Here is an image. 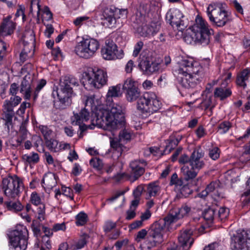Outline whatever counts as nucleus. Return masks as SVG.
Masks as SVG:
<instances>
[{
	"label": "nucleus",
	"mask_w": 250,
	"mask_h": 250,
	"mask_svg": "<svg viewBox=\"0 0 250 250\" xmlns=\"http://www.w3.org/2000/svg\"><path fill=\"white\" fill-rule=\"evenodd\" d=\"M146 190V199H149L152 197L156 196L160 190V187L157 182H152L148 184Z\"/></svg>",
	"instance_id": "obj_28"
},
{
	"label": "nucleus",
	"mask_w": 250,
	"mask_h": 250,
	"mask_svg": "<svg viewBox=\"0 0 250 250\" xmlns=\"http://www.w3.org/2000/svg\"><path fill=\"white\" fill-rule=\"evenodd\" d=\"M207 14L212 25L216 27H223L229 21L228 12L221 2L210 3L207 8Z\"/></svg>",
	"instance_id": "obj_7"
},
{
	"label": "nucleus",
	"mask_w": 250,
	"mask_h": 250,
	"mask_svg": "<svg viewBox=\"0 0 250 250\" xmlns=\"http://www.w3.org/2000/svg\"><path fill=\"white\" fill-rule=\"evenodd\" d=\"M140 59L139 67L144 74L150 75L159 69V63L155 61V59L148 51H143L140 55Z\"/></svg>",
	"instance_id": "obj_14"
},
{
	"label": "nucleus",
	"mask_w": 250,
	"mask_h": 250,
	"mask_svg": "<svg viewBox=\"0 0 250 250\" xmlns=\"http://www.w3.org/2000/svg\"><path fill=\"white\" fill-rule=\"evenodd\" d=\"M22 159L24 163L30 165L37 163L40 159L38 154L35 152H33L31 155H23Z\"/></svg>",
	"instance_id": "obj_32"
},
{
	"label": "nucleus",
	"mask_w": 250,
	"mask_h": 250,
	"mask_svg": "<svg viewBox=\"0 0 250 250\" xmlns=\"http://www.w3.org/2000/svg\"><path fill=\"white\" fill-rule=\"evenodd\" d=\"M45 26L46 30L45 31V34L47 38H49L51 34L53 33L54 29L51 24H47Z\"/></svg>",
	"instance_id": "obj_63"
},
{
	"label": "nucleus",
	"mask_w": 250,
	"mask_h": 250,
	"mask_svg": "<svg viewBox=\"0 0 250 250\" xmlns=\"http://www.w3.org/2000/svg\"><path fill=\"white\" fill-rule=\"evenodd\" d=\"M28 106H29L30 105V104L29 103H26L25 102H23L20 105V107L19 108V109L17 110V114L19 115H22L24 113L25 110L26 108V107Z\"/></svg>",
	"instance_id": "obj_62"
},
{
	"label": "nucleus",
	"mask_w": 250,
	"mask_h": 250,
	"mask_svg": "<svg viewBox=\"0 0 250 250\" xmlns=\"http://www.w3.org/2000/svg\"><path fill=\"white\" fill-rule=\"evenodd\" d=\"M229 209L226 208H221L218 211V217L221 220L226 219L229 215Z\"/></svg>",
	"instance_id": "obj_50"
},
{
	"label": "nucleus",
	"mask_w": 250,
	"mask_h": 250,
	"mask_svg": "<svg viewBox=\"0 0 250 250\" xmlns=\"http://www.w3.org/2000/svg\"><path fill=\"white\" fill-rule=\"evenodd\" d=\"M24 45L31 44L33 45L35 41V37L33 31H25L22 36Z\"/></svg>",
	"instance_id": "obj_34"
},
{
	"label": "nucleus",
	"mask_w": 250,
	"mask_h": 250,
	"mask_svg": "<svg viewBox=\"0 0 250 250\" xmlns=\"http://www.w3.org/2000/svg\"><path fill=\"white\" fill-rule=\"evenodd\" d=\"M90 112L88 108L85 107L82 109L78 113L74 112V115L71 118V124L73 125H79L81 133L84 131L87 127L83 124V122L87 121L90 118Z\"/></svg>",
	"instance_id": "obj_17"
},
{
	"label": "nucleus",
	"mask_w": 250,
	"mask_h": 250,
	"mask_svg": "<svg viewBox=\"0 0 250 250\" xmlns=\"http://www.w3.org/2000/svg\"><path fill=\"white\" fill-rule=\"evenodd\" d=\"M10 248L25 250L27 246L28 231L26 227L20 226L7 234Z\"/></svg>",
	"instance_id": "obj_9"
},
{
	"label": "nucleus",
	"mask_w": 250,
	"mask_h": 250,
	"mask_svg": "<svg viewBox=\"0 0 250 250\" xmlns=\"http://www.w3.org/2000/svg\"><path fill=\"white\" fill-rule=\"evenodd\" d=\"M214 94L215 97H218L221 100H224L231 95V91L229 88L217 87L215 89Z\"/></svg>",
	"instance_id": "obj_31"
},
{
	"label": "nucleus",
	"mask_w": 250,
	"mask_h": 250,
	"mask_svg": "<svg viewBox=\"0 0 250 250\" xmlns=\"http://www.w3.org/2000/svg\"><path fill=\"white\" fill-rule=\"evenodd\" d=\"M76 224L78 226L85 225L87 221V215L83 212H81L76 216Z\"/></svg>",
	"instance_id": "obj_41"
},
{
	"label": "nucleus",
	"mask_w": 250,
	"mask_h": 250,
	"mask_svg": "<svg viewBox=\"0 0 250 250\" xmlns=\"http://www.w3.org/2000/svg\"><path fill=\"white\" fill-rule=\"evenodd\" d=\"M132 133L131 131L128 129H124L122 130L119 134V138L120 141L123 143L129 141L132 137Z\"/></svg>",
	"instance_id": "obj_38"
},
{
	"label": "nucleus",
	"mask_w": 250,
	"mask_h": 250,
	"mask_svg": "<svg viewBox=\"0 0 250 250\" xmlns=\"http://www.w3.org/2000/svg\"><path fill=\"white\" fill-rule=\"evenodd\" d=\"M52 55L54 56L55 60H58L60 57H62L61 50L59 47L54 48L52 50Z\"/></svg>",
	"instance_id": "obj_61"
},
{
	"label": "nucleus",
	"mask_w": 250,
	"mask_h": 250,
	"mask_svg": "<svg viewBox=\"0 0 250 250\" xmlns=\"http://www.w3.org/2000/svg\"><path fill=\"white\" fill-rule=\"evenodd\" d=\"M212 29H209L208 23L202 19L198 23L187 30L184 40L188 44L193 42L202 45L209 44L211 36Z\"/></svg>",
	"instance_id": "obj_5"
},
{
	"label": "nucleus",
	"mask_w": 250,
	"mask_h": 250,
	"mask_svg": "<svg viewBox=\"0 0 250 250\" xmlns=\"http://www.w3.org/2000/svg\"><path fill=\"white\" fill-rule=\"evenodd\" d=\"M220 155L219 149L217 147H214L210 149L209 151V156L212 160L218 159Z\"/></svg>",
	"instance_id": "obj_49"
},
{
	"label": "nucleus",
	"mask_w": 250,
	"mask_h": 250,
	"mask_svg": "<svg viewBox=\"0 0 250 250\" xmlns=\"http://www.w3.org/2000/svg\"><path fill=\"white\" fill-rule=\"evenodd\" d=\"M19 90V86L16 83H13L10 85L9 93L12 96H15Z\"/></svg>",
	"instance_id": "obj_64"
},
{
	"label": "nucleus",
	"mask_w": 250,
	"mask_h": 250,
	"mask_svg": "<svg viewBox=\"0 0 250 250\" xmlns=\"http://www.w3.org/2000/svg\"><path fill=\"white\" fill-rule=\"evenodd\" d=\"M11 16H9L3 19L1 23L0 31L3 36L10 35L15 28V23L11 21Z\"/></svg>",
	"instance_id": "obj_24"
},
{
	"label": "nucleus",
	"mask_w": 250,
	"mask_h": 250,
	"mask_svg": "<svg viewBox=\"0 0 250 250\" xmlns=\"http://www.w3.org/2000/svg\"><path fill=\"white\" fill-rule=\"evenodd\" d=\"M45 144L46 147L51 151L57 152L62 150V144H59V142L55 139L51 138L45 141Z\"/></svg>",
	"instance_id": "obj_29"
},
{
	"label": "nucleus",
	"mask_w": 250,
	"mask_h": 250,
	"mask_svg": "<svg viewBox=\"0 0 250 250\" xmlns=\"http://www.w3.org/2000/svg\"><path fill=\"white\" fill-rule=\"evenodd\" d=\"M217 184L214 182H211L206 187L208 193H212V196H216L218 197H222L221 193L218 192L217 189Z\"/></svg>",
	"instance_id": "obj_42"
},
{
	"label": "nucleus",
	"mask_w": 250,
	"mask_h": 250,
	"mask_svg": "<svg viewBox=\"0 0 250 250\" xmlns=\"http://www.w3.org/2000/svg\"><path fill=\"white\" fill-rule=\"evenodd\" d=\"M161 102L154 92L144 93L137 101V108L142 113L152 114L161 108Z\"/></svg>",
	"instance_id": "obj_8"
},
{
	"label": "nucleus",
	"mask_w": 250,
	"mask_h": 250,
	"mask_svg": "<svg viewBox=\"0 0 250 250\" xmlns=\"http://www.w3.org/2000/svg\"><path fill=\"white\" fill-rule=\"evenodd\" d=\"M40 129L42 134L45 141L51 139L50 136L52 134V130L48 128L46 126L42 125L40 126Z\"/></svg>",
	"instance_id": "obj_44"
},
{
	"label": "nucleus",
	"mask_w": 250,
	"mask_h": 250,
	"mask_svg": "<svg viewBox=\"0 0 250 250\" xmlns=\"http://www.w3.org/2000/svg\"><path fill=\"white\" fill-rule=\"evenodd\" d=\"M84 86L86 89L100 88L107 84L108 76L104 70L95 68L86 74Z\"/></svg>",
	"instance_id": "obj_10"
},
{
	"label": "nucleus",
	"mask_w": 250,
	"mask_h": 250,
	"mask_svg": "<svg viewBox=\"0 0 250 250\" xmlns=\"http://www.w3.org/2000/svg\"><path fill=\"white\" fill-rule=\"evenodd\" d=\"M46 81L42 79L40 81V82L38 83L35 91L34 93V98H36L38 94L40 92V91L43 88V87L46 84Z\"/></svg>",
	"instance_id": "obj_56"
},
{
	"label": "nucleus",
	"mask_w": 250,
	"mask_h": 250,
	"mask_svg": "<svg viewBox=\"0 0 250 250\" xmlns=\"http://www.w3.org/2000/svg\"><path fill=\"white\" fill-rule=\"evenodd\" d=\"M62 191L63 195L69 197L71 200H74V196L73 194L72 189L70 188L62 187Z\"/></svg>",
	"instance_id": "obj_57"
},
{
	"label": "nucleus",
	"mask_w": 250,
	"mask_h": 250,
	"mask_svg": "<svg viewBox=\"0 0 250 250\" xmlns=\"http://www.w3.org/2000/svg\"><path fill=\"white\" fill-rule=\"evenodd\" d=\"M42 184L45 188L52 189L57 184L55 174L51 173L45 174L42 181Z\"/></svg>",
	"instance_id": "obj_26"
},
{
	"label": "nucleus",
	"mask_w": 250,
	"mask_h": 250,
	"mask_svg": "<svg viewBox=\"0 0 250 250\" xmlns=\"http://www.w3.org/2000/svg\"><path fill=\"white\" fill-rule=\"evenodd\" d=\"M116 226V223H114L110 221H107L105 222L104 226V231L105 232H110L112 229H114Z\"/></svg>",
	"instance_id": "obj_52"
},
{
	"label": "nucleus",
	"mask_w": 250,
	"mask_h": 250,
	"mask_svg": "<svg viewBox=\"0 0 250 250\" xmlns=\"http://www.w3.org/2000/svg\"><path fill=\"white\" fill-rule=\"evenodd\" d=\"M212 103L211 97L206 96V98L203 101L202 105L203 107H205V109H207L210 107Z\"/></svg>",
	"instance_id": "obj_60"
},
{
	"label": "nucleus",
	"mask_w": 250,
	"mask_h": 250,
	"mask_svg": "<svg viewBox=\"0 0 250 250\" xmlns=\"http://www.w3.org/2000/svg\"><path fill=\"white\" fill-rule=\"evenodd\" d=\"M30 202L36 206H38L42 203L40 196L36 192L32 193L30 196Z\"/></svg>",
	"instance_id": "obj_45"
},
{
	"label": "nucleus",
	"mask_w": 250,
	"mask_h": 250,
	"mask_svg": "<svg viewBox=\"0 0 250 250\" xmlns=\"http://www.w3.org/2000/svg\"><path fill=\"white\" fill-rule=\"evenodd\" d=\"M126 100L129 102H133L141 97V90L139 88L137 82L132 79L128 78L123 85Z\"/></svg>",
	"instance_id": "obj_16"
},
{
	"label": "nucleus",
	"mask_w": 250,
	"mask_h": 250,
	"mask_svg": "<svg viewBox=\"0 0 250 250\" xmlns=\"http://www.w3.org/2000/svg\"><path fill=\"white\" fill-rule=\"evenodd\" d=\"M22 182L16 175L9 176L2 180V188L6 196L15 199L19 196Z\"/></svg>",
	"instance_id": "obj_13"
},
{
	"label": "nucleus",
	"mask_w": 250,
	"mask_h": 250,
	"mask_svg": "<svg viewBox=\"0 0 250 250\" xmlns=\"http://www.w3.org/2000/svg\"><path fill=\"white\" fill-rule=\"evenodd\" d=\"M33 78L30 74L26 75L21 83L20 92L21 93L24 92V98L29 100L31 97L32 92L31 84Z\"/></svg>",
	"instance_id": "obj_23"
},
{
	"label": "nucleus",
	"mask_w": 250,
	"mask_h": 250,
	"mask_svg": "<svg viewBox=\"0 0 250 250\" xmlns=\"http://www.w3.org/2000/svg\"><path fill=\"white\" fill-rule=\"evenodd\" d=\"M215 209L212 208H209L205 209L203 213L204 218L208 223H212L214 219Z\"/></svg>",
	"instance_id": "obj_39"
},
{
	"label": "nucleus",
	"mask_w": 250,
	"mask_h": 250,
	"mask_svg": "<svg viewBox=\"0 0 250 250\" xmlns=\"http://www.w3.org/2000/svg\"><path fill=\"white\" fill-rule=\"evenodd\" d=\"M148 230L147 231L146 229H142L137 232L136 237V240L137 242L140 241L141 239H143L147 235L148 236Z\"/></svg>",
	"instance_id": "obj_53"
},
{
	"label": "nucleus",
	"mask_w": 250,
	"mask_h": 250,
	"mask_svg": "<svg viewBox=\"0 0 250 250\" xmlns=\"http://www.w3.org/2000/svg\"><path fill=\"white\" fill-rule=\"evenodd\" d=\"M4 204L9 210L14 212L21 211L23 208V206L19 202L6 201Z\"/></svg>",
	"instance_id": "obj_37"
},
{
	"label": "nucleus",
	"mask_w": 250,
	"mask_h": 250,
	"mask_svg": "<svg viewBox=\"0 0 250 250\" xmlns=\"http://www.w3.org/2000/svg\"><path fill=\"white\" fill-rule=\"evenodd\" d=\"M231 125L229 122L221 123L218 126V129L221 131V133H226L230 128Z\"/></svg>",
	"instance_id": "obj_48"
},
{
	"label": "nucleus",
	"mask_w": 250,
	"mask_h": 250,
	"mask_svg": "<svg viewBox=\"0 0 250 250\" xmlns=\"http://www.w3.org/2000/svg\"><path fill=\"white\" fill-rule=\"evenodd\" d=\"M19 136L22 138V139H25L27 137V130L26 127V123L24 122L22 123L19 130Z\"/></svg>",
	"instance_id": "obj_51"
},
{
	"label": "nucleus",
	"mask_w": 250,
	"mask_h": 250,
	"mask_svg": "<svg viewBox=\"0 0 250 250\" xmlns=\"http://www.w3.org/2000/svg\"><path fill=\"white\" fill-rule=\"evenodd\" d=\"M138 33L143 37H148V33L147 32V25L143 24L138 27H135Z\"/></svg>",
	"instance_id": "obj_46"
},
{
	"label": "nucleus",
	"mask_w": 250,
	"mask_h": 250,
	"mask_svg": "<svg viewBox=\"0 0 250 250\" xmlns=\"http://www.w3.org/2000/svg\"><path fill=\"white\" fill-rule=\"evenodd\" d=\"M166 20L172 26L175 25L179 31H182L188 25L187 19L178 9H170L166 14Z\"/></svg>",
	"instance_id": "obj_15"
},
{
	"label": "nucleus",
	"mask_w": 250,
	"mask_h": 250,
	"mask_svg": "<svg viewBox=\"0 0 250 250\" xmlns=\"http://www.w3.org/2000/svg\"><path fill=\"white\" fill-rule=\"evenodd\" d=\"M91 166L95 168L100 169L103 167V163L101 160L99 158H92L89 162Z\"/></svg>",
	"instance_id": "obj_47"
},
{
	"label": "nucleus",
	"mask_w": 250,
	"mask_h": 250,
	"mask_svg": "<svg viewBox=\"0 0 250 250\" xmlns=\"http://www.w3.org/2000/svg\"><path fill=\"white\" fill-rule=\"evenodd\" d=\"M127 9H119L114 7H105L102 10L103 24L110 28H120L127 18Z\"/></svg>",
	"instance_id": "obj_6"
},
{
	"label": "nucleus",
	"mask_w": 250,
	"mask_h": 250,
	"mask_svg": "<svg viewBox=\"0 0 250 250\" xmlns=\"http://www.w3.org/2000/svg\"><path fill=\"white\" fill-rule=\"evenodd\" d=\"M204 153L200 149H196L192 152L189 164L192 169L199 171L204 167Z\"/></svg>",
	"instance_id": "obj_20"
},
{
	"label": "nucleus",
	"mask_w": 250,
	"mask_h": 250,
	"mask_svg": "<svg viewBox=\"0 0 250 250\" xmlns=\"http://www.w3.org/2000/svg\"><path fill=\"white\" fill-rule=\"evenodd\" d=\"M143 45L144 43L142 41H139L136 43V44L135 45L134 49L133 51V55L134 56L136 57L138 56L141 50L142 49Z\"/></svg>",
	"instance_id": "obj_58"
},
{
	"label": "nucleus",
	"mask_w": 250,
	"mask_h": 250,
	"mask_svg": "<svg viewBox=\"0 0 250 250\" xmlns=\"http://www.w3.org/2000/svg\"><path fill=\"white\" fill-rule=\"evenodd\" d=\"M99 43L93 38L84 39L75 47L76 54L81 58L89 59L92 57L99 48Z\"/></svg>",
	"instance_id": "obj_11"
},
{
	"label": "nucleus",
	"mask_w": 250,
	"mask_h": 250,
	"mask_svg": "<svg viewBox=\"0 0 250 250\" xmlns=\"http://www.w3.org/2000/svg\"><path fill=\"white\" fill-rule=\"evenodd\" d=\"M21 98L18 96L11 97L9 100H5L3 105L4 117L9 120L15 115L14 107L18 105L21 102Z\"/></svg>",
	"instance_id": "obj_18"
},
{
	"label": "nucleus",
	"mask_w": 250,
	"mask_h": 250,
	"mask_svg": "<svg viewBox=\"0 0 250 250\" xmlns=\"http://www.w3.org/2000/svg\"><path fill=\"white\" fill-rule=\"evenodd\" d=\"M144 186L143 185H139L133 191V194L135 198H140L142 192L145 190Z\"/></svg>",
	"instance_id": "obj_55"
},
{
	"label": "nucleus",
	"mask_w": 250,
	"mask_h": 250,
	"mask_svg": "<svg viewBox=\"0 0 250 250\" xmlns=\"http://www.w3.org/2000/svg\"><path fill=\"white\" fill-rule=\"evenodd\" d=\"M181 170L184 176L185 181H188L189 180H191L195 178L199 172V170H196L194 169H192L191 167L189 168L188 167L184 166L182 167Z\"/></svg>",
	"instance_id": "obj_30"
},
{
	"label": "nucleus",
	"mask_w": 250,
	"mask_h": 250,
	"mask_svg": "<svg viewBox=\"0 0 250 250\" xmlns=\"http://www.w3.org/2000/svg\"><path fill=\"white\" fill-rule=\"evenodd\" d=\"M192 189H190L189 186L185 183L180 189V197L187 198L192 193Z\"/></svg>",
	"instance_id": "obj_43"
},
{
	"label": "nucleus",
	"mask_w": 250,
	"mask_h": 250,
	"mask_svg": "<svg viewBox=\"0 0 250 250\" xmlns=\"http://www.w3.org/2000/svg\"><path fill=\"white\" fill-rule=\"evenodd\" d=\"M122 141H120L119 139H114L110 141V146L111 147L115 149H118V148H121L122 147Z\"/></svg>",
	"instance_id": "obj_59"
},
{
	"label": "nucleus",
	"mask_w": 250,
	"mask_h": 250,
	"mask_svg": "<svg viewBox=\"0 0 250 250\" xmlns=\"http://www.w3.org/2000/svg\"><path fill=\"white\" fill-rule=\"evenodd\" d=\"M78 85V81L72 76H65L60 79L59 91H53L52 95H57L58 99L54 101V106L56 109L62 110L69 107L71 103L73 94V86Z\"/></svg>",
	"instance_id": "obj_4"
},
{
	"label": "nucleus",
	"mask_w": 250,
	"mask_h": 250,
	"mask_svg": "<svg viewBox=\"0 0 250 250\" xmlns=\"http://www.w3.org/2000/svg\"><path fill=\"white\" fill-rule=\"evenodd\" d=\"M121 84L109 87L106 95V105L108 107L107 108H104L103 106L97 108L92 116L93 124L95 123L100 127L110 131L125 126V117L122 107L113 103V98L121 96Z\"/></svg>",
	"instance_id": "obj_1"
},
{
	"label": "nucleus",
	"mask_w": 250,
	"mask_h": 250,
	"mask_svg": "<svg viewBox=\"0 0 250 250\" xmlns=\"http://www.w3.org/2000/svg\"><path fill=\"white\" fill-rule=\"evenodd\" d=\"M145 16L139 14V12H137L131 17V21L133 23L132 26L134 28L135 27L140 26L145 23Z\"/></svg>",
	"instance_id": "obj_35"
},
{
	"label": "nucleus",
	"mask_w": 250,
	"mask_h": 250,
	"mask_svg": "<svg viewBox=\"0 0 250 250\" xmlns=\"http://www.w3.org/2000/svg\"><path fill=\"white\" fill-rule=\"evenodd\" d=\"M250 74V70L247 68L243 70L237 75L236 81L237 84L245 89L247 86L246 82L248 80Z\"/></svg>",
	"instance_id": "obj_27"
},
{
	"label": "nucleus",
	"mask_w": 250,
	"mask_h": 250,
	"mask_svg": "<svg viewBox=\"0 0 250 250\" xmlns=\"http://www.w3.org/2000/svg\"><path fill=\"white\" fill-rule=\"evenodd\" d=\"M178 64L176 80L182 87L185 89L193 88L202 80L204 76L203 69L192 59H182Z\"/></svg>",
	"instance_id": "obj_3"
},
{
	"label": "nucleus",
	"mask_w": 250,
	"mask_h": 250,
	"mask_svg": "<svg viewBox=\"0 0 250 250\" xmlns=\"http://www.w3.org/2000/svg\"><path fill=\"white\" fill-rule=\"evenodd\" d=\"M7 48V44L2 41H0V62L2 60L3 57L5 54L6 49Z\"/></svg>",
	"instance_id": "obj_54"
},
{
	"label": "nucleus",
	"mask_w": 250,
	"mask_h": 250,
	"mask_svg": "<svg viewBox=\"0 0 250 250\" xmlns=\"http://www.w3.org/2000/svg\"><path fill=\"white\" fill-rule=\"evenodd\" d=\"M161 23L159 21L151 22L150 24L147 25V32L148 37L150 35L154 36L160 30Z\"/></svg>",
	"instance_id": "obj_33"
},
{
	"label": "nucleus",
	"mask_w": 250,
	"mask_h": 250,
	"mask_svg": "<svg viewBox=\"0 0 250 250\" xmlns=\"http://www.w3.org/2000/svg\"><path fill=\"white\" fill-rule=\"evenodd\" d=\"M95 99V97L94 95H89L88 96H87L86 99V101H85V104L86 106L90 107V110H91V111L92 110L93 107H94V106L95 107L94 111H92V115H91V122H92V124L93 125H96L98 126V125L96 124L95 123L93 124V122H92L93 114L95 112L97 108H98V107L96 106V105H95V104H94ZM100 106H99L98 107H100ZM99 126L100 127L99 125Z\"/></svg>",
	"instance_id": "obj_36"
},
{
	"label": "nucleus",
	"mask_w": 250,
	"mask_h": 250,
	"mask_svg": "<svg viewBox=\"0 0 250 250\" xmlns=\"http://www.w3.org/2000/svg\"><path fill=\"white\" fill-rule=\"evenodd\" d=\"M117 46L113 42L107 40L105 45L101 48V52L104 60H111L118 58L117 56Z\"/></svg>",
	"instance_id": "obj_19"
},
{
	"label": "nucleus",
	"mask_w": 250,
	"mask_h": 250,
	"mask_svg": "<svg viewBox=\"0 0 250 250\" xmlns=\"http://www.w3.org/2000/svg\"><path fill=\"white\" fill-rule=\"evenodd\" d=\"M232 250H250V230L240 229L230 237Z\"/></svg>",
	"instance_id": "obj_12"
},
{
	"label": "nucleus",
	"mask_w": 250,
	"mask_h": 250,
	"mask_svg": "<svg viewBox=\"0 0 250 250\" xmlns=\"http://www.w3.org/2000/svg\"><path fill=\"white\" fill-rule=\"evenodd\" d=\"M191 208L186 205L181 208H175L170 210L164 219L155 222L148 229L146 240L140 246L142 250H151L164 241V233L166 228L187 216Z\"/></svg>",
	"instance_id": "obj_2"
},
{
	"label": "nucleus",
	"mask_w": 250,
	"mask_h": 250,
	"mask_svg": "<svg viewBox=\"0 0 250 250\" xmlns=\"http://www.w3.org/2000/svg\"><path fill=\"white\" fill-rule=\"evenodd\" d=\"M146 165V162L144 160H135L130 163L131 168L130 174L136 180L145 172L144 166Z\"/></svg>",
	"instance_id": "obj_22"
},
{
	"label": "nucleus",
	"mask_w": 250,
	"mask_h": 250,
	"mask_svg": "<svg viewBox=\"0 0 250 250\" xmlns=\"http://www.w3.org/2000/svg\"><path fill=\"white\" fill-rule=\"evenodd\" d=\"M185 179L182 178H179L176 173H173L170 179L169 185H175L176 187H181L185 183Z\"/></svg>",
	"instance_id": "obj_40"
},
{
	"label": "nucleus",
	"mask_w": 250,
	"mask_h": 250,
	"mask_svg": "<svg viewBox=\"0 0 250 250\" xmlns=\"http://www.w3.org/2000/svg\"><path fill=\"white\" fill-rule=\"evenodd\" d=\"M155 8L154 4L150 0H144L142 1L137 9L139 14L146 16L152 11Z\"/></svg>",
	"instance_id": "obj_25"
},
{
	"label": "nucleus",
	"mask_w": 250,
	"mask_h": 250,
	"mask_svg": "<svg viewBox=\"0 0 250 250\" xmlns=\"http://www.w3.org/2000/svg\"><path fill=\"white\" fill-rule=\"evenodd\" d=\"M192 234L193 230L191 229H186L181 232L178 237L179 245L184 249L188 250L194 241L193 238L191 237Z\"/></svg>",
	"instance_id": "obj_21"
}]
</instances>
